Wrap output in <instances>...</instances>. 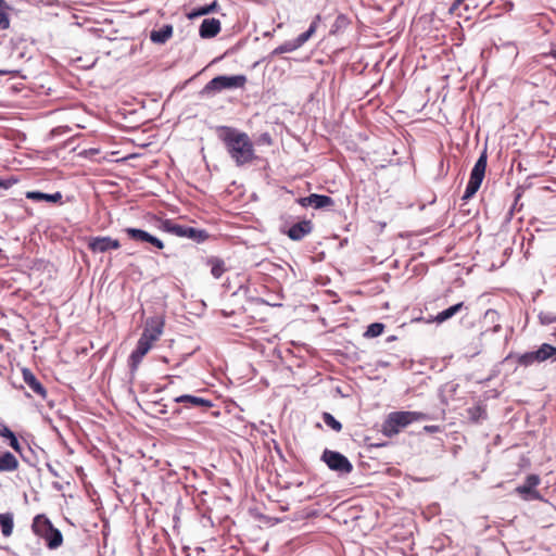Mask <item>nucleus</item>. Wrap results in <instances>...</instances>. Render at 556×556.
<instances>
[{
	"label": "nucleus",
	"mask_w": 556,
	"mask_h": 556,
	"mask_svg": "<svg viewBox=\"0 0 556 556\" xmlns=\"http://www.w3.org/2000/svg\"><path fill=\"white\" fill-rule=\"evenodd\" d=\"M3 2H4L3 0H0V5H2V4H3Z\"/></svg>",
	"instance_id": "nucleus-37"
},
{
	"label": "nucleus",
	"mask_w": 556,
	"mask_h": 556,
	"mask_svg": "<svg viewBox=\"0 0 556 556\" xmlns=\"http://www.w3.org/2000/svg\"><path fill=\"white\" fill-rule=\"evenodd\" d=\"M7 439L10 440V445L12 448H14L15 451H20V444H18V441L16 439V437L14 435V433L12 432V435H9Z\"/></svg>",
	"instance_id": "nucleus-31"
},
{
	"label": "nucleus",
	"mask_w": 556,
	"mask_h": 556,
	"mask_svg": "<svg viewBox=\"0 0 556 556\" xmlns=\"http://www.w3.org/2000/svg\"><path fill=\"white\" fill-rule=\"evenodd\" d=\"M210 265H211V273L214 276V278H216V279L220 278L225 271L224 262L218 258H212V260H210Z\"/></svg>",
	"instance_id": "nucleus-23"
},
{
	"label": "nucleus",
	"mask_w": 556,
	"mask_h": 556,
	"mask_svg": "<svg viewBox=\"0 0 556 556\" xmlns=\"http://www.w3.org/2000/svg\"><path fill=\"white\" fill-rule=\"evenodd\" d=\"M319 21H320V15H317L305 33L301 34L296 39L286 41L281 46L277 47L273 51V54L278 55V54H282V53L293 52V51L298 50L299 48H301L316 33Z\"/></svg>",
	"instance_id": "nucleus-8"
},
{
	"label": "nucleus",
	"mask_w": 556,
	"mask_h": 556,
	"mask_svg": "<svg viewBox=\"0 0 556 556\" xmlns=\"http://www.w3.org/2000/svg\"><path fill=\"white\" fill-rule=\"evenodd\" d=\"M245 81L247 78L243 75L217 76L207 83L203 91L211 93L219 92L224 89L241 88L244 86Z\"/></svg>",
	"instance_id": "nucleus-7"
},
{
	"label": "nucleus",
	"mask_w": 556,
	"mask_h": 556,
	"mask_svg": "<svg viewBox=\"0 0 556 556\" xmlns=\"http://www.w3.org/2000/svg\"><path fill=\"white\" fill-rule=\"evenodd\" d=\"M12 185H13V182L11 180L0 178V189L7 190Z\"/></svg>",
	"instance_id": "nucleus-32"
},
{
	"label": "nucleus",
	"mask_w": 556,
	"mask_h": 556,
	"mask_svg": "<svg viewBox=\"0 0 556 556\" xmlns=\"http://www.w3.org/2000/svg\"><path fill=\"white\" fill-rule=\"evenodd\" d=\"M312 231V224L308 220H303L294 224L288 231V236L292 240H301Z\"/></svg>",
	"instance_id": "nucleus-16"
},
{
	"label": "nucleus",
	"mask_w": 556,
	"mask_h": 556,
	"mask_svg": "<svg viewBox=\"0 0 556 556\" xmlns=\"http://www.w3.org/2000/svg\"><path fill=\"white\" fill-rule=\"evenodd\" d=\"M17 467V459L10 452L0 456V471H12Z\"/></svg>",
	"instance_id": "nucleus-20"
},
{
	"label": "nucleus",
	"mask_w": 556,
	"mask_h": 556,
	"mask_svg": "<svg viewBox=\"0 0 556 556\" xmlns=\"http://www.w3.org/2000/svg\"><path fill=\"white\" fill-rule=\"evenodd\" d=\"M9 72L8 71H0V75H4V74H8Z\"/></svg>",
	"instance_id": "nucleus-36"
},
{
	"label": "nucleus",
	"mask_w": 556,
	"mask_h": 556,
	"mask_svg": "<svg viewBox=\"0 0 556 556\" xmlns=\"http://www.w3.org/2000/svg\"><path fill=\"white\" fill-rule=\"evenodd\" d=\"M500 318L498 313L495 309H488L484 313V321L494 324L493 331L497 332L501 330V325L497 323Z\"/></svg>",
	"instance_id": "nucleus-24"
},
{
	"label": "nucleus",
	"mask_w": 556,
	"mask_h": 556,
	"mask_svg": "<svg viewBox=\"0 0 556 556\" xmlns=\"http://www.w3.org/2000/svg\"><path fill=\"white\" fill-rule=\"evenodd\" d=\"M40 395L41 397H46V390L43 387L37 382V396Z\"/></svg>",
	"instance_id": "nucleus-33"
},
{
	"label": "nucleus",
	"mask_w": 556,
	"mask_h": 556,
	"mask_svg": "<svg viewBox=\"0 0 556 556\" xmlns=\"http://www.w3.org/2000/svg\"><path fill=\"white\" fill-rule=\"evenodd\" d=\"M321 458L332 470L339 471L341 473H349L352 471V464L344 455L338 452L326 450L323 453Z\"/></svg>",
	"instance_id": "nucleus-9"
},
{
	"label": "nucleus",
	"mask_w": 556,
	"mask_h": 556,
	"mask_svg": "<svg viewBox=\"0 0 556 556\" xmlns=\"http://www.w3.org/2000/svg\"><path fill=\"white\" fill-rule=\"evenodd\" d=\"M30 529L35 532V518L33 519V521L30 523Z\"/></svg>",
	"instance_id": "nucleus-35"
},
{
	"label": "nucleus",
	"mask_w": 556,
	"mask_h": 556,
	"mask_svg": "<svg viewBox=\"0 0 556 556\" xmlns=\"http://www.w3.org/2000/svg\"><path fill=\"white\" fill-rule=\"evenodd\" d=\"M164 329V320L160 316L148 318L144 324L143 332L138 340L136 349L130 355V364L132 368H137L142 358L156 342Z\"/></svg>",
	"instance_id": "nucleus-2"
},
{
	"label": "nucleus",
	"mask_w": 556,
	"mask_h": 556,
	"mask_svg": "<svg viewBox=\"0 0 556 556\" xmlns=\"http://www.w3.org/2000/svg\"><path fill=\"white\" fill-rule=\"evenodd\" d=\"M419 418V414L415 412H395L389 414L382 425V432L387 437L397 434L403 428Z\"/></svg>",
	"instance_id": "nucleus-4"
},
{
	"label": "nucleus",
	"mask_w": 556,
	"mask_h": 556,
	"mask_svg": "<svg viewBox=\"0 0 556 556\" xmlns=\"http://www.w3.org/2000/svg\"><path fill=\"white\" fill-rule=\"evenodd\" d=\"M89 248L93 252H106L109 250H116L119 248L118 240L112 239L110 237H98L93 238L89 242Z\"/></svg>",
	"instance_id": "nucleus-13"
},
{
	"label": "nucleus",
	"mask_w": 556,
	"mask_h": 556,
	"mask_svg": "<svg viewBox=\"0 0 556 556\" xmlns=\"http://www.w3.org/2000/svg\"><path fill=\"white\" fill-rule=\"evenodd\" d=\"M220 30V22L217 18H205L200 26V36L202 38H213Z\"/></svg>",
	"instance_id": "nucleus-15"
},
{
	"label": "nucleus",
	"mask_w": 556,
	"mask_h": 556,
	"mask_svg": "<svg viewBox=\"0 0 556 556\" xmlns=\"http://www.w3.org/2000/svg\"><path fill=\"white\" fill-rule=\"evenodd\" d=\"M10 26L9 17L5 13L0 12V29H7Z\"/></svg>",
	"instance_id": "nucleus-29"
},
{
	"label": "nucleus",
	"mask_w": 556,
	"mask_h": 556,
	"mask_svg": "<svg viewBox=\"0 0 556 556\" xmlns=\"http://www.w3.org/2000/svg\"><path fill=\"white\" fill-rule=\"evenodd\" d=\"M216 7H217L216 2H213V3L208 4V5H204V7L200 8V9H198L197 11L190 13L189 17L193 18V17H197V16L208 14V13L213 12Z\"/></svg>",
	"instance_id": "nucleus-27"
},
{
	"label": "nucleus",
	"mask_w": 556,
	"mask_h": 556,
	"mask_svg": "<svg viewBox=\"0 0 556 556\" xmlns=\"http://www.w3.org/2000/svg\"><path fill=\"white\" fill-rule=\"evenodd\" d=\"M173 35V27L170 25H165L157 30H152L150 34V39L154 43H164L166 42Z\"/></svg>",
	"instance_id": "nucleus-17"
},
{
	"label": "nucleus",
	"mask_w": 556,
	"mask_h": 556,
	"mask_svg": "<svg viewBox=\"0 0 556 556\" xmlns=\"http://www.w3.org/2000/svg\"><path fill=\"white\" fill-rule=\"evenodd\" d=\"M12 435V431L0 420V437L8 438Z\"/></svg>",
	"instance_id": "nucleus-30"
},
{
	"label": "nucleus",
	"mask_w": 556,
	"mask_h": 556,
	"mask_svg": "<svg viewBox=\"0 0 556 556\" xmlns=\"http://www.w3.org/2000/svg\"><path fill=\"white\" fill-rule=\"evenodd\" d=\"M486 160H488L486 152L483 151L482 154L480 155V157L477 160V162L471 170L469 181L467 184L465 193L463 195L464 200L470 199L479 190V188L482 184V180L484 178L485 168H486Z\"/></svg>",
	"instance_id": "nucleus-5"
},
{
	"label": "nucleus",
	"mask_w": 556,
	"mask_h": 556,
	"mask_svg": "<svg viewBox=\"0 0 556 556\" xmlns=\"http://www.w3.org/2000/svg\"><path fill=\"white\" fill-rule=\"evenodd\" d=\"M323 420L328 427H330L337 432L340 431L342 428L341 424L329 413L324 414Z\"/></svg>",
	"instance_id": "nucleus-26"
},
{
	"label": "nucleus",
	"mask_w": 556,
	"mask_h": 556,
	"mask_svg": "<svg viewBox=\"0 0 556 556\" xmlns=\"http://www.w3.org/2000/svg\"><path fill=\"white\" fill-rule=\"evenodd\" d=\"M299 203L304 207L313 206L314 208H323L331 206L333 204V200L328 195L313 193L308 197L301 198Z\"/></svg>",
	"instance_id": "nucleus-12"
},
{
	"label": "nucleus",
	"mask_w": 556,
	"mask_h": 556,
	"mask_svg": "<svg viewBox=\"0 0 556 556\" xmlns=\"http://www.w3.org/2000/svg\"><path fill=\"white\" fill-rule=\"evenodd\" d=\"M0 527L4 536H9L13 530V517L10 514H0Z\"/></svg>",
	"instance_id": "nucleus-21"
},
{
	"label": "nucleus",
	"mask_w": 556,
	"mask_h": 556,
	"mask_svg": "<svg viewBox=\"0 0 556 556\" xmlns=\"http://www.w3.org/2000/svg\"><path fill=\"white\" fill-rule=\"evenodd\" d=\"M541 482L538 475H530L527 477L525 483L516 488V492L525 501H542L543 497L535 489Z\"/></svg>",
	"instance_id": "nucleus-10"
},
{
	"label": "nucleus",
	"mask_w": 556,
	"mask_h": 556,
	"mask_svg": "<svg viewBox=\"0 0 556 556\" xmlns=\"http://www.w3.org/2000/svg\"><path fill=\"white\" fill-rule=\"evenodd\" d=\"M175 402L176 403H184V404H187L189 406H206V407L212 406L210 401H207L205 399H202V397L193 396V395H180V396H177V397H175Z\"/></svg>",
	"instance_id": "nucleus-19"
},
{
	"label": "nucleus",
	"mask_w": 556,
	"mask_h": 556,
	"mask_svg": "<svg viewBox=\"0 0 556 556\" xmlns=\"http://www.w3.org/2000/svg\"><path fill=\"white\" fill-rule=\"evenodd\" d=\"M25 382L35 391V375L27 368L22 369Z\"/></svg>",
	"instance_id": "nucleus-28"
},
{
	"label": "nucleus",
	"mask_w": 556,
	"mask_h": 556,
	"mask_svg": "<svg viewBox=\"0 0 556 556\" xmlns=\"http://www.w3.org/2000/svg\"><path fill=\"white\" fill-rule=\"evenodd\" d=\"M160 228L178 237L194 238L197 230L194 228H186L170 220H163Z\"/></svg>",
	"instance_id": "nucleus-14"
},
{
	"label": "nucleus",
	"mask_w": 556,
	"mask_h": 556,
	"mask_svg": "<svg viewBox=\"0 0 556 556\" xmlns=\"http://www.w3.org/2000/svg\"><path fill=\"white\" fill-rule=\"evenodd\" d=\"M125 231L128 235V237L135 241L151 243L152 245L160 250L164 248L163 242L159 238L150 235L144 230L137 228H126Z\"/></svg>",
	"instance_id": "nucleus-11"
},
{
	"label": "nucleus",
	"mask_w": 556,
	"mask_h": 556,
	"mask_svg": "<svg viewBox=\"0 0 556 556\" xmlns=\"http://www.w3.org/2000/svg\"><path fill=\"white\" fill-rule=\"evenodd\" d=\"M384 326L380 323H374L367 327L365 332V337L367 338H376L383 332Z\"/></svg>",
	"instance_id": "nucleus-25"
},
{
	"label": "nucleus",
	"mask_w": 556,
	"mask_h": 556,
	"mask_svg": "<svg viewBox=\"0 0 556 556\" xmlns=\"http://www.w3.org/2000/svg\"><path fill=\"white\" fill-rule=\"evenodd\" d=\"M39 201H46L51 203H62V193L56 191L54 193H45L37 191V202Z\"/></svg>",
	"instance_id": "nucleus-22"
},
{
	"label": "nucleus",
	"mask_w": 556,
	"mask_h": 556,
	"mask_svg": "<svg viewBox=\"0 0 556 556\" xmlns=\"http://www.w3.org/2000/svg\"><path fill=\"white\" fill-rule=\"evenodd\" d=\"M516 358L517 363L525 367L531 366L534 363H542L547 359L556 361V348L544 343L536 351L517 355Z\"/></svg>",
	"instance_id": "nucleus-6"
},
{
	"label": "nucleus",
	"mask_w": 556,
	"mask_h": 556,
	"mask_svg": "<svg viewBox=\"0 0 556 556\" xmlns=\"http://www.w3.org/2000/svg\"><path fill=\"white\" fill-rule=\"evenodd\" d=\"M464 308V303L459 302L455 305H452L451 307L440 312L437 316L433 317V321L438 324H442L446 321L447 319L455 316L457 313H459Z\"/></svg>",
	"instance_id": "nucleus-18"
},
{
	"label": "nucleus",
	"mask_w": 556,
	"mask_h": 556,
	"mask_svg": "<svg viewBox=\"0 0 556 556\" xmlns=\"http://www.w3.org/2000/svg\"><path fill=\"white\" fill-rule=\"evenodd\" d=\"M26 198L30 199V200H35V198H36L35 191H27Z\"/></svg>",
	"instance_id": "nucleus-34"
},
{
	"label": "nucleus",
	"mask_w": 556,
	"mask_h": 556,
	"mask_svg": "<svg viewBox=\"0 0 556 556\" xmlns=\"http://www.w3.org/2000/svg\"><path fill=\"white\" fill-rule=\"evenodd\" d=\"M220 139L237 166L249 164L255 159L253 142L245 132L226 127L220 134Z\"/></svg>",
	"instance_id": "nucleus-1"
},
{
	"label": "nucleus",
	"mask_w": 556,
	"mask_h": 556,
	"mask_svg": "<svg viewBox=\"0 0 556 556\" xmlns=\"http://www.w3.org/2000/svg\"><path fill=\"white\" fill-rule=\"evenodd\" d=\"M37 536L49 551L59 549L64 542L61 530L45 515H37Z\"/></svg>",
	"instance_id": "nucleus-3"
}]
</instances>
